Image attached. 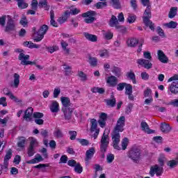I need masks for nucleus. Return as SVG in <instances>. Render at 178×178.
<instances>
[{
    "instance_id": "8",
    "label": "nucleus",
    "mask_w": 178,
    "mask_h": 178,
    "mask_svg": "<svg viewBox=\"0 0 178 178\" xmlns=\"http://www.w3.org/2000/svg\"><path fill=\"white\" fill-rule=\"evenodd\" d=\"M48 29H49V27L45 24H43L42 26H40V29L36 32L37 37L34 38V41L35 42H40V41L44 38V35L47 34Z\"/></svg>"
},
{
    "instance_id": "13",
    "label": "nucleus",
    "mask_w": 178,
    "mask_h": 178,
    "mask_svg": "<svg viewBox=\"0 0 178 178\" xmlns=\"http://www.w3.org/2000/svg\"><path fill=\"white\" fill-rule=\"evenodd\" d=\"M157 56L159 60L161 62V63H168L169 62V58L162 50L157 51Z\"/></svg>"
},
{
    "instance_id": "21",
    "label": "nucleus",
    "mask_w": 178,
    "mask_h": 178,
    "mask_svg": "<svg viewBox=\"0 0 178 178\" xmlns=\"http://www.w3.org/2000/svg\"><path fill=\"white\" fill-rule=\"evenodd\" d=\"M168 90L172 94H178V81H174L170 85Z\"/></svg>"
},
{
    "instance_id": "26",
    "label": "nucleus",
    "mask_w": 178,
    "mask_h": 178,
    "mask_svg": "<svg viewBox=\"0 0 178 178\" xmlns=\"http://www.w3.org/2000/svg\"><path fill=\"white\" fill-rule=\"evenodd\" d=\"M161 130L163 133H169L172 130V127L169 124L165 122L161 123Z\"/></svg>"
},
{
    "instance_id": "46",
    "label": "nucleus",
    "mask_w": 178,
    "mask_h": 178,
    "mask_svg": "<svg viewBox=\"0 0 178 178\" xmlns=\"http://www.w3.org/2000/svg\"><path fill=\"white\" fill-rule=\"evenodd\" d=\"M103 35L106 40H112V38H113V33L110 31H108L107 32L104 33Z\"/></svg>"
},
{
    "instance_id": "22",
    "label": "nucleus",
    "mask_w": 178,
    "mask_h": 178,
    "mask_svg": "<svg viewBox=\"0 0 178 178\" xmlns=\"http://www.w3.org/2000/svg\"><path fill=\"white\" fill-rule=\"evenodd\" d=\"M106 83L109 84L110 87H116L118 86V79L115 76H108Z\"/></svg>"
},
{
    "instance_id": "61",
    "label": "nucleus",
    "mask_w": 178,
    "mask_h": 178,
    "mask_svg": "<svg viewBox=\"0 0 178 178\" xmlns=\"http://www.w3.org/2000/svg\"><path fill=\"white\" fill-rule=\"evenodd\" d=\"M69 134L70 136V140H76V137L77 136V132L76 131H70Z\"/></svg>"
},
{
    "instance_id": "50",
    "label": "nucleus",
    "mask_w": 178,
    "mask_h": 178,
    "mask_svg": "<svg viewBox=\"0 0 178 178\" xmlns=\"http://www.w3.org/2000/svg\"><path fill=\"white\" fill-rule=\"evenodd\" d=\"M156 32L159 35H160V37H162L163 38H165V37H166V35H165V32H163V29H162L161 26L157 27Z\"/></svg>"
},
{
    "instance_id": "57",
    "label": "nucleus",
    "mask_w": 178,
    "mask_h": 178,
    "mask_svg": "<svg viewBox=\"0 0 178 178\" xmlns=\"http://www.w3.org/2000/svg\"><path fill=\"white\" fill-rule=\"evenodd\" d=\"M152 94V90L149 88H147L144 92H143V95L145 98L148 97H151Z\"/></svg>"
},
{
    "instance_id": "39",
    "label": "nucleus",
    "mask_w": 178,
    "mask_h": 178,
    "mask_svg": "<svg viewBox=\"0 0 178 178\" xmlns=\"http://www.w3.org/2000/svg\"><path fill=\"white\" fill-rule=\"evenodd\" d=\"M21 65H23V66H27V65H34L35 66L37 65V60L29 61V59H24L21 61Z\"/></svg>"
},
{
    "instance_id": "18",
    "label": "nucleus",
    "mask_w": 178,
    "mask_h": 178,
    "mask_svg": "<svg viewBox=\"0 0 178 178\" xmlns=\"http://www.w3.org/2000/svg\"><path fill=\"white\" fill-rule=\"evenodd\" d=\"M140 127H141L143 131H145L147 134H152L155 133L154 130L149 129V126H148V124H147V122H142L140 123Z\"/></svg>"
},
{
    "instance_id": "41",
    "label": "nucleus",
    "mask_w": 178,
    "mask_h": 178,
    "mask_svg": "<svg viewBox=\"0 0 178 178\" xmlns=\"http://www.w3.org/2000/svg\"><path fill=\"white\" fill-rule=\"evenodd\" d=\"M164 26L168 27V29H176L177 27V22L170 21L169 23L164 24Z\"/></svg>"
},
{
    "instance_id": "32",
    "label": "nucleus",
    "mask_w": 178,
    "mask_h": 178,
    "mask_svg": "<svg viewBox=\"0 0 178 178\" xmlns=\"http://www.w3.org/2000/svg\"><path fill=\"white\" fill-rule=\"evenodd\" d=\"M111 72L116 77H120V76H122V69H120V67L114 66Z\"/></svg>"
},
{
    "instance_id": "11",
    "label": "nucleus",
    "mask_w": 178,
    "mask_h": 178,
    "mask_svg": "<svg viewBox=\"0 0 178 178\" xmlns=\"http://www.w3.org/2000/svg\"><path fill=\"white\" fill-rule=\"evenodd\" d=\"M108 119V114L106 113H102L99 115V120H98L100 127L104 129L106 126V120Z\"/></svg>"
},
{
    "instance_id": "7",
    "label": "nucleus",
    "mask_w": 178,
    "mask_h": 178,
    "mask_svg": "<svg viewBox=\"0 0 178 178\" xmlns=\"http://www.w3.org/2000/svg\"><path fill=\"white\" fill-rule=\"evenodd\" d=\"M163 174V167H160L159 165L156 164L150 167V170L149 172V175L151 177H154V176H157L159 177L162 176Z\"/></svg>"
},
{
    "instance_id": "5",
    "label": "nucleus",
    "mask_w": 178,
    "mask_h": 178,
    "mask_svg": "<svg viewBox=\"0 0 178 178\" xmlns=\"http://www.w3.org/2000/svg\"><path fill=\"white\" fill-rule=\"evenodd\" d=\"M106 130L108 129H105L100 141V152L102 154L101 158H102V159H105V152H106V149H108V146L109 145V140H108V134H105Z\"/></svg>"
},
{
    "instance_id": "59",
    "label": "nucleus",
    "mask_w": 178,
    "mask_h": 178,
    "mask_svg": "<svg viewBox=\"0 0 178 178\" xmlns=\"http://www.w3.org/2000/svg\"><path fill=\"white\" fill-rule=\"evenodd\" d=\"M33 118L34 119H41L42 118H44V113L40 112H35L33 113Z\"/></svg>"
},
{
    "instance_id": "38",
    "label": "nucleus",
    "mask_w": 178,
    "mask_h": 178,
    "mask_svg": "<svg viewBox=\"0 0 178 178\" xmlns=\"http://www.w3.org/2000/svg\"><path fill=\"white\" fill-rule=\"evenodd\" d=\"M19 141L17 143V147L19 148H24L26 144V138L23 136H21L18 138Z\"/></svg>"
},
{
    "instance_id": "55",
    "label": "nucleus",
    "mask_w": 178,
    "mask_h": 178,
    "mask_svg": "<svg viewBox=\"0 0 178 178\" xmlns=\"http://www.w3.org/2000/svg\"><path fill=\"white\" fill-rule=\"evenodd\" d=\"M127 85V83H120L118 84L117 90L118 91H123V90H124V87H126Z\"/></svg>"
},
{
    "instance_id": "14",
    "label": "nucleus",
    "mask_w": 178,
    "mask_h": 178,
    "mask_svg": "<svg viewBox=\"0 0 178 178\" xmlns=\"http://www.w3.org/2000/svg\"><path fill=\"white\" fill-rule=\"evenodd\" d=\"M34 109L33 107H29L24 112L23 118L25 119L26 122H31V116H33V112Z\"/></svg>"
},
{
    "instance_id": "25",
    "label": "nucleus",
    "mask_w": 178,
    "mask_h": 178,
    "mask_svg": "<svg viewBox=\"0 0 178 178\" xmlns=\"http://www.w3.org/2000/svg\"><path fill=\"white\" fill-rule=\"evenodd\" d=\"M84 36L86 38V40H88V41H91L92 42H97L98 38L95 35L90 34L88 33H85Z\"/></svg>"
},
{
    "instance_id": "24",
    "label": "nucleus",
    "mask_w": 178,
    "mask_h": 178,
    "mask_svg": "<svg viewBox=\"0 0 178 178\" xmlns=\"http://www.w3.org/2000/svg\"><path fill=\"white\" fill-rule=\"evenodd\" d=\"M88 63L90 65V66H92L93 67H95L98 65V60L95 57H92L91 55H88Z\"/></svg>"
},
{
    "instance_id": "44",
    "label": "nucleus",
    "mask_w": 178,
    "mask_h": 178,
    "mask_svg": "<svg viewBox=\"0 0 178 178\" xmlns=\"http://www.w3.org/2000/svg\"><path fill=\"white\" fill-rule=\"evenodd\" d=\"M63 132H62V130L60 129H57L54 131V136H56V138H63Z\"/></svg>"
},
{
    "instance_id": "31",
    "label": "nucleus",
    "mask_w": 178,
    "mask_h": 178,
    "mask_svg": "<svg viewBox=\"0 0 178 178\" xmlns=\"http://www.w3.org/2000/svg\"><path fill=\"white\" fill-rule=\"evenodd\" d=\"M138 44V40H137V38H133L131 40H129L127 41L128 47H131V48H134V47H137Z\"/></svg>"
},
{
    "instance_id": "51",
    "label": "nucleus",
    "mask_w": 178,
    "mask_h": 178,
    "mask_svg": "<svg viewBox=\"0 0 178 178\" xmlns=\"http://www.w3.org/2000/svg\"><path fill=\"white\" fill-rule=\"evenodd\" d=\"M74 171L76 173H79V174L83 172V167H81V165H80V163H78V164L75 165Z\"/></svg>"
},
{
    "instance_id": "27",
    "label": "nucleus",
    "mask_w": 178,
    "mask_h": 178,
    "mask_svg": "<svg viewBox=\"0 0 178 178\" xmlns=\"http://www.w3.org/2000/svg\"><path fill=\"white\" fill-rule=\"evenodd\" d=\"M60 101L63 104V108H69L70 106V99L66 97H61Z\"/></svg>"
},
{
    "instance_id": "35",
    "label": "nucleus",
    "mask_w": 178,
    "mask_h": 178,
    "mask_svg": "<svg viewBox=\"0 0 178 178\" xmlns=\"http://www.w3.org/2000/svg\"><path fill=\"white\" fill-rule=\"evenodd\" d=\"M20 83V75L19 74H14V87L17 88L19 87V84Z\"/></svg>"
},
{
    "instance_id": "62",
    "label": "nucleus",
    "mask_w": 178,
    "mask_h": 178,
    "mask_svg": "<svg viewBox=\"0 0 178 178\" xmlns=\"http://www.w3.org/2000/svg\"><path fill=\"white\" fill-rule=\"evenodd\" d=\"M137 17L136 15H129L127 18V22L129 24L134 23Z\"/></svg>"
},
{
    "instance_id": "56",
    "label": "nucleus",
    "mask_w": 178,
    "mask_h": 178,
    "mask_svg": "<svg viewBox=\"0 0 178 178\" xmlns=\"http://www.w3.org/2000/svg\"><path fill=\"white\" fill-rule=\"evenodd\" d=\"M6 24V15H2L1 17H0V26H1V27H4Z\"/></svg>"
},
{
    "instance_id": "16",
    "label": "nucleus",
    "mask_w": 178,
    "mask_h": 178,
    "mask_svg": "<svg viewBox=\"0 0 178 178\" xmlns=\"http://www.w3.org/2000/svg\"><path fill=\"white\" fill-rule=\"evenodd\" d=\"M35 144H37V140L33 139L29 145V147H28V156H33L35 154V151L34 150V145Z\"/></svg>"
},
{
    "instance_id": "42",
    "label": "nucleus",
    "mask_w": 178,
    "mask_h": 178,
    "mask_svg": "<svg viewBox=\"0 0 178 178\" xmlns=\"http://www.w3.org/2000/svg\"><path fill=\"white\" fill-rule=\"evenodd\" d=\"M110 3L115 9H120V1L119 0H111Z\"/></svg>"
},
{
    "instance_id": "58",
    "label": "nucleus",
    "mask_w": 178,
    "mask_h": 178,
    "mask_svg": "<svg viewBox=\"0 0 178 178\" xmlns=\"http://www.w3.org/2000/svg\"><path fill=\"white\" fill-rule=\"evenodd\" d=\"M79 163L76 162V160H73V159H71V160H69L67 161V165L68 166H71V168H75L76 165L78 164Z\"/></svg>"
},
{
    "instance_id": "43",
    "label": "nucleus",
    "mask_w": 178,
    "mask_h": 178,
    "mask_svg": "<svg viewBox=\"0 0 178 178\" xmlns=\"http://www.w3.org/2000/svg\"><path fill=\"white\" fill-rule=\"evenodd\" d=\"M125 94L126 95L133 94V86L131 84L127 83L125 86Z\"/></svg>"
},
{
    "instance_id": "36",
    "label": "nucleus",
    "mask_w": 178,
    "mask_h": 178,
    "mask_svg": "<svg viewBox=\"0 0 178 178\" xmlns=\"http://www.w3.org/2000/svg\"><path fill=\"white\" fill-rule=\"evenodd\" d=\"M39 8H44V10H49V5H48V1H39L38 3Z\"/></svg>"
},
{
    "instance_id": "34",
    "label": "nucleus",
    "mask_w": 178,
    "mask_h": 178,
    "mask_svg": "<svg viewBox=\"0 0 178 178\" xmlns=\"http://www.w3.org/2000/svg\"><path fill=\"white\" fill-rule=\"evenodd\" d=\"M97 9H104V8H106L108 6V3L106 1H99L94 5Z\"/></svg>"
},
{
    "instance_id": "12",
    "label": "nucleus",
    "mask_w": 178,
    "mask_h": 178,
    "mask_svg": "<svg viewBox=\"0 0 178 178\" xmlns=\"http://www.w3.org/2000/svg\"><path fill=\"white\" fill-rule=\"evenodd\" d=\"M73 108H62V111L64 113L65 120H71L72 114L73 113Z\"/></svg>"
},
{
    "instance_id": "49",
    "label": "nucleus",
    "mask_w": 178,
    "mask_h": 178,
    "mask_svg": "<svg viewBox=\"0 0 178 178\" xmlns=\"http://www.w3.org/2000/svg\"><path fill=\"white\" fill-rule=\"evenodd\" d=\"M127 77H129V79L132 80L134 84H136V74H134V72H128Z\"/></svg>"
},
{
    "instance_id": "2",
    "label": "nucleus",
    "mask_w": 178,
    "mask_h": 178,
    "mask_svg": "<svg viewBox=\"0 0 178 178\" xmlns=\"http://www.w3.org/2000/svg\"><path fill=\"white\" fill-rule=\"evenodd\" d=\"M142 5L146 6V9L143 13V20L145 26L149 27L152 31H155V24L151 21L152 14L151 13V1L149 0H140Z\"/></svg>"
},
{
    "instance_id": "28",
    "label": "nucleus",
    "mask_w": 178,
    "mask_h": 178,
    "mask_svg": "<svg viewBox=\"0 0 178 178\" xmlns=\"http://www.w3.org/2000/svg\"><path fill=\"white\" fill-rule=\"evenodd\" d=\"M91 127H90V132L93 133V131H95L97 129V127H98V122L96 119L92 118L90 120Z\"/></svg>"
},
{
    "instance_id": "52",
    "label": "nucleus",
    "mask_w": 178,
    "mask_h": 178,
    "mask_svg": "<svg viewBox=\"0 0 178 178\" xmlns=\"http://www.w3.org/2000/svg\"><path fill=\"white\" fill-rule=\"evenodd\" d=\"M28 23L29 22H27V17H26V16L24 15L21 20L19 21V24H22V26H23L24 27H26Z\"/></svg>"
},
{
    "instance_id": "63",
    "label": "nucleus",
    "mask_w": 178,
    "mask_h": 178,
    "mask_svg": "<svg viewBox=\"0 0 178 178\" xmlns=\"http://www.w3.org/2000/svg\"><path fill=\"white\" fill-rule=\"evenodd\" d=\"M95 20V17H91L88 18H85L84 22L85 23H87L88 24H91L92 23H94V21Z\"/></svg>"
},
{
    "instance_id": "54",
    "label": "nucleus",
    "mask_w": 178,
    "mask_h": 178,
    "mask_svg": "<svg viewBox=\"0 0 178 178\" xmlns=\"http://www.w3.org/2000/svg\"><path fill=\"white\" fill-rule=\"evenodd\" d=\"M133 104H129L128 106H127L126 111H125V113L127 115H130V113H131V111L133 109Z\"/></svg>"
},
{
    "instance_id": "53",
    "label": "nucleus",
    "mask_w": 178,
    "mask_h": 178,
    "mask_svg": "<svg viewBox=\"0 0 178 178\" xmlns=\"http://www.w3.org/2000/svg\"><path fill=\"white\" fill-rule=\"evenodd\" d=\"M76 140L77 141H79V143H80L81 145H83V146L88 145V144H90V142L87 139L77 138Z\"/></svg>"
},
{
    "instance_id": "23",
    "label": "nucleus",
    "mask_w": 178,
    "mask_h": 178,
    "mask_svg": "<svg viewBox=\"0 0 178 178\" xmlns=\"http://www.w3.org/2000/svg\"><path fill=\"white\" fill-rule=\"evenodd\" d=\"M50 111L51 112H52V113H58V112H59V104H58V102H51V104L50 106Z\"/></svg>"
},
{
    "instance_id": "60",
    "label": "nucleus",
    "mask_w": 178,
    "mask_h": 178,
    "mask_svg": "<svg viewBox=\"0 0 178 178\" xmlns=\"http://www.w3.org/2000/svg\"><path fill=\"white\" fill-rule=\"evenodd\" d=\"M31 9L33 10H37V8L38 6V1L37 0H33L31 2Z\"/></svg>"
},
{
    "instance_id": "30",
    "label": "nucleus",
    "mask_w": 178,
    "mask_h": 178,
    "mask_svg": "<svg viewBox=\"0 0 178 178\" xmlns=\"http://www.w3.org/2000/svg\"><path fill=\"white\" fill-rule=\"evenodd\" d=\"M64 66V74L65 76H72L73 71H72V67L67 65L66 64L63 65Z\"/></svg>"
},
{
    "instance_id": "20",
    "label": "nucleus",
    "mask_w": 178,
    "mask_h": 178,
    "mask_svg": "<svg viewBox=\"0 0 178 178\" xmlns=\"http://www.w3.org/2000/svg\"><path fill=\"white\" fill-rule=\"evenodd\" d=\"M69 17H70V13H69V10H66L63 15L58 19L57 22L60 24H63Z\"/></svg>"
},
{
    "instance_id": "9",
    "label": "nucleus",
    "mask_w": 178,
    "mask_h": 178,
    "mask_svg": "<svg viewBox=\"0 0 178 178\" xmlns=\"http://www.w3.org/2000/svg\"><path fill=\"white\" fill-rule=\"evenodd\" d=\"M4 31L5 33H8V34H10V33H15V31H16V24L12 18L8 19Z\"/></svg>"
},
{
    "instance_id": "40",
    "label": "nucleus",
    "mask_w": 178,
    "mask_h": 178,
    "mask_svg": "<svg viewBox=\"0 0 178 178\" xmlns=\"http://www.w3.org/2000/svg\"><path fill=\"white\" fill-rule=\"evenodd\" d=\"M77 76L80 77L81 81H87L88 80L87 75L83 71H78Z\"/></svg>"
},
{
    "instance_id": "48",
    "label": "nucleus",
    "mask_w": 178,
    "mask_h": 178,
    "mask_svg": "<svg viewBox=\"0 0 178 178\" xmlns=\"http://www.w3.org/2000/svg\"><path fill=\"white\" fill-rule=\"evenodd\" d=\"M129 145V138H124L122 141V148L123 151L127 148V145Z\"/></svg>"
},
{
    "instance_id": "15",
    "label": "nucleus",
    "mask_w": 178,
    "mask_h": 178,
    "mask_svg": "<svg viewBox=\"0 0 178 178\" xmlns=\"http://www.w3.org/2000/svg\"><path fill=\"white\" fill-rule=\"evenodd\" d=\"M94 154H95V148L91 147L89 149H88L86 152V158L85 161L86 163H88L91 159H92V156H94Z\"/></svg>"
},
{
    "instance_id": "37",
    "label": "nucleus",
    "mask_w": 178,
    "mask_h": 178,
    "mask_svg": "<svg viewBox=\"0 0 178 178\" xmlns=\"http://www.w3.org/2000/svg\"><path fill=\"white\" fill-rule=\"evenodd\" d=\"M17 5L19 9H26L29 6V3H26V0H18Z\"/></svg>"
},
{
    "instance_id": "3",
    "label": "nucleus",
    "mask_w": 178,
    "mask_h": 178,
    "mask_svg": "<svg viewBox=\"0 0 178 178\" xmlns=\"http://www.w3.org/2000/svg\"><path fill=\"white\" fill-rule=\"evenodd\" d=\"M144 58H140L137 60L138 65L143 66L145 69H152V63L151 60H152V56H151V53L149 51H145L143 53ZM147 59V60H145Z\"/></svg>"
},
{
    "instance_id": "33",
    "label": "nucleus",
    "mask_w": 178,
    "mask_h": 178,
    "mask_svg": "<svg viewBox=\"0 0 178 178\" xmlns=\"http://www.w3.org/2000/svg\"><path fill=\"white\" fill-rule=\"evenodd\" d=\"M176 15H177V7H172L168 13V17L170 19H173Z\"/></svg>"
},
{
    "instance_id": "1",
    "label": "nucleus",
    "mask_w": 178,
    "mask_h": 178,
    "mask_svg": "<svg viewBox=\"0 0 178 178\" xmlns=\"http://www.w3.org/2000/svg\"><path fill=\"white\" fill-rule=\"evenodd\" d=\"M126 122V118L124 116H121L117 121V124L114 128L113 134L111 135L113 140V147L114 149L120 151L121 148L119 147V143H120V132L123 131L124 129V122Z\"/></svg>"
},
{
    "instance_id": "19",
    "label": "nucleus",
    "mask_w": 178,
    "mask_h": 178,
    "mask_svg": "<svg viewBox=\"0 0 178 178\" xmlns=\"http://www.w3.org/2000/svg\"><path fill=\"white\" fill-rule=\"evenodd\" d=\"M104 101L107 106H111V108H115L116 106V98H115L113 93H112L111 99H106Z\"/></svg>"
},
{
    "instance_id": "10",
    "label": "nucleus",
    "mask_w": 178,
    "mask_h": 178,
    "mask_svg": "<svg viewBox=\"0 0 178 178\" xmlns=\"http://www.w3.org/2000/svg\"><path fill=\"white\" fill-rule=\"evenodd\" d=\"M3 94H5V95H8V97H10V98L11 99H13V101H14V102H17V103H22V100L19 99L17 97H16V96H15L13 95V93H12L10 92V90H9V88H5L3 90Z\"/></svg>"
},
{
    "instance_id": "47",
    "label": "nucleus",
    "mask_w": 178,
    "mask_h": 178,
    "mask_svg": "<svg viewBox=\"0 0 178 178\" xmlns=\"http://www.w3.org/2000/svg\"><path fill=\"white\" fill-rule=\"evenodd\" d=\"M46 49L50 54H54V52H55L56 51H59V47L58 46H53V47H47Z\"/></svg>"
},
{
    "instance_id": "64",
    "label": "nucleus",
    "mask_w": 178,
    "mask_h": 178,
    "mask_svg": "<svg viewBox=\"0 0 178 178\" xmlns=\"http://www.w3.org/2000/svg\"><path fill=\"white\" fill-rule=\"evenodd\" d=\"M141 78L142 80H145V81H147V80H149V74H148V73L143 72L141 73Z\"/></svg>"
},
{
    "instance_id": "29",
    "label": "nucleus",
    "mask_w": 178,
    "mask_h": 178,
    "mask_svg": "<svg viewBox=\"0 0 178 178\" xmlns=\"http://www.w3.org/2000/svg\"><path fill=\"white\" fill-rule=\"evenodd\" d=\"M110 27H115L116 24H119V20H118V18L115 15H112L111 18L108 22Z\"/></svg>"
},
{
    "instance_id": "6",
    "label": "nucleus",
    "mask_w": 178,
    "mask_h": 178,
    "mask_svg": "<svg viewBox=\"0 0 178 178\" xmlns=\"http://www.w3.org/2000/svg\"><path fill=\"white\" fill-rule=\"evenodd\" d=\"M12 155H13L12 149H9L6 153V156L4 157V161H3V165L0 164V176L1 175H2L3 170V172H5V173L8 172L9 169L8 168L9 160L12 158Z\"/></svg>"
},
{
    "instance_id": "45",
    "label": "nucleus",
    "mask_w": 178,
    "mask_h": 178,
    "mask_svg": "<svg viewBox=\"0 0 178 178\" xmlns=\"http://www.w3.org/2000/svg\"><path fill=\"white\" fill-rule=\"evenodd\" d=\"M49 166V164H39L37 165H35L33 168L35 169H42V172H47V170H45L44 168H48Z\"/></svg>"
},
{
    "instance_id": "4",
    "label": "nucleus",
    "mask_w": 178,
    "mask_h": 178,
    "mask_svg": "<svg viewBox=\"0 0 178 178\" xmlns=\"http://www.w3.org/2000/svg\"><path fill=\"white\" fill-rule=\"evenodd\" d=\"M128 158L131 159L134 163H140L141 160V149L138 147H132L128 152Z\"/></svg>"
},
{
    "instance_id": "17",
    "label": "nucleus",
    "mask_w": 178,
    "mask_h": 178,
    "mask_svg": "<svg viewBox=\"0 0 178 178\" xmlns=\"http://www.w3.org/2000/svg\"><path fill=\"white\" fill-rule=\"evenodd\" d=\"M15 52L19 54L18 56V59L19 60H21V62L24 59H30V56L24 54V50H23V49H15Z\"/></svg>"
}]
</instances>
